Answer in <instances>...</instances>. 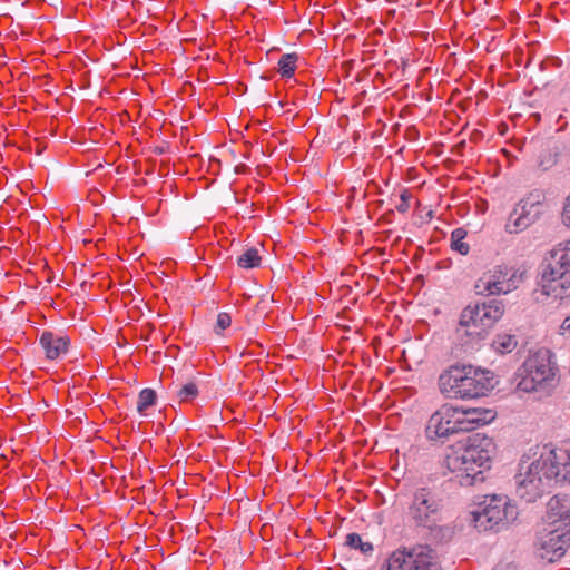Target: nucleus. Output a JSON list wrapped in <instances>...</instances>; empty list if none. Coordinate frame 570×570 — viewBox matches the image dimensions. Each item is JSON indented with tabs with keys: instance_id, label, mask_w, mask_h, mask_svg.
<instances>
[{
	"instance_id": "obj_9",
	"label": "nucleus",
	"mask_w": 570,
	"mask_h": 570,
	"mask_svg": "<svg viewBox=\"0 0 570 570\" xmlns=\"http://www.w3.org/2000/svg\"><path fill=\"white\" fill-rule=\"evenodd\" d=\"M442 502L429 487H421L411 493L406 515L415 527L431 529L441 517Z\"/></svg>"
},
{
	"instance_id": "obj_10",
	"label": "nucleus",
	"mask_w": 570,
	"mask_h": 570,
	"mask_svg": "<svg viewBox=\"0 0 570 570\" xmlns=\"http://www.w3.org/2000/svg\"><path fill=\"white\" fill-rule=\"evenodd\" d=\"M436 553L428 546L413 549H397L382 566L381 570H440Z\"/></svg>"
},
{
	"instance_id": "obj_20",
	"label": "nucleus",
	"mask_w": 570,
	"mask_h": 570,
	"mask_svg": "<svg viewBox=\"0 0 570 570\" xmlns=\"http://www.w3.org/2000/svg\"><path fill=\"white\" fill-rule=\"evenodd\" d=\"M237 264L242 268H254L259 266L261 256L256 248H248L237 258Z\"/></svg>"
},
{
	"instance_id": "obj_13",
	"label": "nucleus",
	"mask_w": 570,
	"mask_h": 570,
	"mask_svg": "<svg viewBox=\"0 0 570 570\" xmlns=\"http://www.w3.org/2000/svg\"><path fill=\"white\" fill-rule=\"evenodd\" d=\"M550 469L553 468V480L570 482V444L552 449L548 445L542 448Z\"/></svg>"
},
{
	"instance_id": "obj_19",
	"label": "nucleus",
	"mask_w": 570,
	"mask_h": 570,
	"mask_svg": "<svg viewBox=\"0 0 570 570\" xmlns=\"http://www.w3.org/2000/svg\"><path fill=\"white\" fill-rule=\"evenodd\" d=\"M466 232L463 228H456L451 234V248L461 255H468L470 246L464 242Z\"/></svg>"
},
{
	"instance_id": "obj_23",
	"label": "nucleus",
	"mask_w": 570,
	"mask_h": 570,
	"mask_svg": "<svg viewBox=\"0 0 570 570\" xmlns=\"http://www.w3.org/2000/svg\"><path fill=\"white\" fill-rule=\"evenodd\" d=\"M518 342L515 337L509 334L498 335L493 342L495 350L500 353L512 352L515 348Z\"/></svg>"
},
{
	"instance_id": "obj_1",
	"label": "nucleus",
	"mask_w": 570,
	"mask_h": 570,
	"mask_svg": "<svg viewBox=\"0 0 570 570\" xmlns=\"http://www.w3.org/2000/svg\"><path fill=\"white\" fill-rule=\"evenodd\" d=\"M494 450L491 438L475 433L451 448L445 465L462 487H471L484 481Z\"/></svg>"
},
{
	"instance_id": "obj_18",
	"label": "nucleus",
	"mask_w": 570,
	"mask_h": 570,
	"mask_svg": "<svg viewBox=\"0 0 570 570\" xmlns=\"http://www.w3.org/2000/svg\"><path fill=\"white\" fill-rule=\"evenodd\" d=\"M298 56L296 53H285L278 61V72L283 78H291L296 70Z\"/></svg>"
},
{
	"instance_id": "obj_25",
	"label": "nucleus",
	"mask_w": 570,
	"mask_h": 570,
	"mask_svg": "<svg viewBox=\"0 0 570 570\" xmlns=\"http://www.w3.org/2000/svg\"><path fill=\"white\" fill-rule=\"evenodd\" d=\"M411 194L407 189H404L400 195V203L395 205V208L400 213H406L410 208Z\"/></svg>"
},
{
	"instance_id": "obj_21",
	"label": "nucleus",
	"mask_w": 570,
	"mask_h": 570,
	"mask_svg": "<svg viewBox=\"0 0 570 570\" xmlns=\"http://www.w3.org/2000/svg\"><path fill=\"white\" fill-rule=\"evenodd\" d=\"M156 400L157 394L153 389H144L138 395L137 411L140 414H145L147 409L155 404Z\"/></svg>"
},
{
	"instance_id": "obj_12",
	"label": "nucleus",
	"mask_w": 570,
	"mask_h": 570,
	"mask_svg": "<svg viewBox=\"0 0 570 570\" xmlns=\"http://www.w3.org/2000/svg\"><path fill=\"white\" fill-rule=\"evenodd\" d=\"M540 202H530L522 199L514 207L505 224V230L510 234H518L534 223L539 209Z\"/></svg>"
},
{
	"instance_id": "obj_16",
	"label": "nucleus",
	"mask_w": 570,
	"mask_h": 570,
	"mask_svg": "<svg viewBox=\"0 0 570 570\" xmlns=\"http://www.w3.org/2000/svg\"><path fill=\"white\" fill-rule=\"evenodd\" d=\"M546 522L549 525L570 527V508L567 500L553 497L547 504Z\"/></svg>"
},
{
	"instance_id": "obj_26",
	"label": "nucleus",
	"mask_w": 570,
	"mask_h": 570,
	"mask_svg": "<svg viewBox=\"0 0 570 570\" xmlns=\"http://www.w3.org/2000/svg\"><path fill=\"white\" fill-rule=\"evenodd\" d=\"M232 317L228 313L222 312L217 315L216 327L219 330H226L230 326Z\"/></svg>"
},
{
	"instance_id": "obj_2",
	"label": "nucleus",
	"mask_w": 570,
	"mask_h": 570,
	"mask_svg": "<svg viewBox=\"0 0 570 570\" xmlns=\"http://www.w3.org/2000/svg\"><path fill=\"white\" fill-rule=\"evenodd\" d=\"M494 419L495 412L490 409H463L444 404L430 416L425 433L429 440H439L454 433L473 431Z\"/></svg>"
},
{
	"instance_id": "obj_5",
	"label": "nucleus",
	"mask_w": 570,
	"mask_h": 570,
	"mask_svg": "<svg viewBox=\"0 0 570 570\" xmlns=\"http://www.w3.org/2000/svg\"><path fill=\"white\" fill-rule=\"evenodd\" d=\"M515 479V492L525 502H534L539 499L550 482L553 480V468L550 469L541 450L539 456L524 454L518 465Z\"/></svg>"
},
{
	"instance_id": "obj_22",
	"label": "nucleus",
	"mask_w": 570,
	"mask_h": 570,
	"mask_svg": "<svg viewBox=\"0 0 570 570\" xmlns=\"http://www.w3.org/2000/svg\"><path fill=\"white\" fill-rule=\"evenodd\" d=\"M345 544L351 549L360 550L364 554L373 551V544L368 541H363L361 535L357 533H348L346 535Z\"/></svg>"
},
{
	"instance_id": "obj_11",
	"label": "nucleus",
	"mask_w": 570,
	"mask_h": 570,
	"mask_svg": "<svg viewBox=\"0 0 570 570\" xmlns=\"http://www.w3.org/2000/svg\"><path fill=\"white\" fill-rule=\"evenodd\" d=\"M570 546V527L547 524L540 532L535 542L538 556L547 561L554 562L564 556Z\"/></svg>"
},
{
	"instance_id": "obj_4",
	"label": "nucleus",
	"mask_w": 570,
	"mask_h": 570,
	"mask_svg": "<svg viewBox=\"0 0 570 570\" xmlns=\"http://www.w3.org/2000/svg\"><path fill=\"white\" fill-rule=\"evenodd\" d=\"M553 356L548 348L530 353L515 373L517 390L549 393L557 383L558 366Z\"/></svg>"
},
{
	"instance_id": "obj_24",
	"label": "nucleus",
	"mask_w": 570,
	"mask_h": 570,
	"mask_svg": "<svg viewBox=\"0 0 570 570\" xmlns=\"http://www.w3.org/2000/svg\"><path fill=\"white\" fill-rule=\"evenodd\" d=\"M198 393L199 391L196 383L188 382L177 391V397L180 403L190 402L198 396Z\"/></svg>"
},
{
	"instance_id": "obj_29",
	"label": "nucleus",
	"mask_w": 570,
	"mask_h": 570,
	"mask_svg": "<svg viewBox=\"0 0 570 570\" xmlns=\"http://www.w3.org/2000/svg\"><path fill=\"white\" fill-rule=\"evenodd\" d=\"M494 570H518V569H517V566L514 563L509 562V563H499V564H497Z\"/></svg>"
},
{
	"instance_id": "obj_7",
	"label": "nucleus",
	"mask_w": 570,
	"mask_h": 570,
	"mask_svg": "<svg viewBox=\"0 0 570 570\" xmlns=\"http://www.w3.org/2000/svg\"><path fill=\"white\" fill-rule=\"evenodd\" d=\"M528 278L523 264H497L483 272L475 282V292L483 296H499L518 289Z\"/></svg>"
},
{
	"instance_id": "obj_6",
	"label": "nucleus",
	"mask_w": 570,
	"mask_h": 570,
	"mask_svg": "<svg viewBox=\"0 0 570 570\" xmlns=\"http://www.w3.org/2000/svg\"><path fill=\"white\" fill-rule=\"evenodd\" d=\"M503 313L504 305L498 299L469 304L460 314L456 335L465 343L479 341L502 317Z\"/></svg>"
},
{
	"instance_id": "obj_27",
	"label": "nucleus",
	"mask_w": 570,
	"mask_h": 570,
	"mask_svg": "<svg viewBox=\"0 0 570 570\" xmlns=\"http://www.w3.org/2000/svg\"><path fill=\"white\" fill-rule=\"evenodd\" d=\"M562 219L567 226H570V196L566 200L562 213Z\"/></svg>"
},
{
	"instance_id": "obj_14",
	"label": "nucleus",
	"mask_w": 570,
	"mask_h": 570,
	"mask_svg": "<svg viewBox=\"0 0 570 570\" xmlns=\"http://www.w3.org/2000/svg\"><path fill=\"white\" fill-rule=\"evenodd\" d=\"M541 269L549 275L560 276L566 282L570 279V242L566 247L553 248L544 258Z\"/></svg>"
},
{
	"instance_id": "obj_8",
	"label": "nucleus",
	"mask_w": 570,
	"mask_h": 570,
	"mask_svg": "<svg viewBox=\"0 0 570 570\" xmlns=\"http://www.w3.org/2000/svg\"><path fill=\"white\" fill-rule=\"evenodd\" d=\"M472 517L479 531H498L517 519L518 509L505 494L485 495Z\"/></svg>"
},
{
	"instance_id": "obj_15",
	"label": "nucleus",
	"mask_w": 570,
	"mask_h": 570,
	"mask_svg": "<svg viewBox=\"0 0 570 570\" xmlns=\"http://www.w3.org/2000/svg\"><path fill=\"white\" fill-rule=\"evenodd\" d=\"M538 287L535 292L540 296L563 298L570 287V279L566 282L560 276L549 275L548 272L541 269Z\"/></svg>"
},
{
	"instance_id": "obj_3",
	"label": "nucleus",
	"mask_w": 570,
	"mask_h": 570,
	"mask_svg": "<svg viewBox=\"0 0 570 570\" xmlns=\"http://www.w3.org/2000/svg\"><path fill=\"white\" fill-rule=\"evenodd\" d=\"M440 392L448 399H476L494 387L490 371L472 365L451 366L439 376Z\"/></svg>"
},
{
	"instance_id": "obj_17",
	"label": "nucleus",
	"mask_w": 570,
	"mask_h": 570,
	"mask_svg": "<svg viewBox=\"0 0 570 570\" xmlns=\"http://www.w3.org/2000/svg\"><path fill=\"white\" fill-rule=\"evenodd\" d=\"M67 336L56 335L52 332H43L40 336V345L49 360H56L68 350Z\"/></svg>"
},
{
	"instance_id": "obj_28",
	"label": "nucleus",
	"mask_w": 570,
	"mask_h": 570,
	"mask_svg": "<svg viewBox=\"0 0 570 570\" xmlns=\"http://www.w3.org/2000/svg\"><path fill=\"white\" fill-rule=\"evenodd\" d=\"M560 334L564 335V334H568L570 335V315L567 316L562 324L560 325Z\"/></svg>"
}]
</instances>
